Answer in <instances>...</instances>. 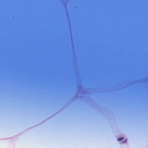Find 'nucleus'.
<instances>
[{
  "instance_id": "f257e3e1",
  "label": "nucleus",
  "mask_w": 148,
  "mask_h": 148,
  "mask_svg": "<svg viewBox=\"0 0 148 148\" xmlns=\"http://www.w3.org/2000/svg\"><path fill=\"white\" fill-rule=\"evenodd\" d=\"M124 138L123 137H120L118 139V140L119 141H121L123 140L124 139Z\"/></svg>"
}]
</instances>
